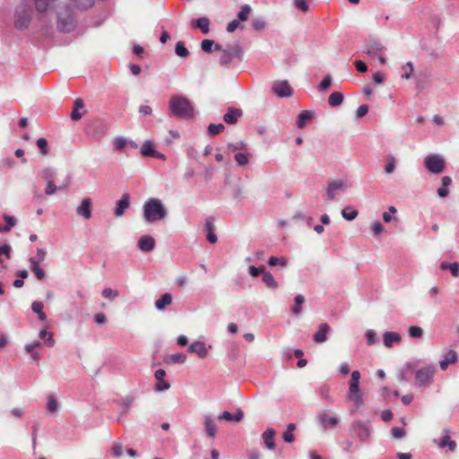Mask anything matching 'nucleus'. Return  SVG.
Listing matches in <instances>:
<instances>
[{"label":"nucleus","instance_id":"obj_15","mask_svg":"<svg viewBox=\"0 0 459 459\" xmlns=\"http://www.w3.org/2000/svg\"><path fill=\"white\" fill-rule=\"evenodd\" d=\"M435 442L439 448L447 447L451 452H454L457 446L456 442L450 438V430L448 429H444L441 438L438 441L435 440Z\"/></svg>","mask_w":459,"mask_h":459},{"label":"nucleus","instance_id":"obj_61","mask_svg":"<svg viewBox=\"0 0 459 459\" xmlns=\"http://www.w3.org/2000/svg\"><path fill=\"white\" fill-rule=\"evenodd\" d=\"M37 146L42 152V154H47L48 152V141L45 138H39L37 140Z\"/></svg>","mask_w":459,"mask_h":459},{"label":"nucleus","instance_id":"obj_44","mask_svg":"<svg viewBox=\"0 0 459 459\" xmlns=\"http://www.w3.org/2000/svg\"><path fill=\"white\" fill-rule=\"evenodd\" d=\"M155 151L152 142L145 141L142 146L141 154L145 157H152Z\"/></svg>","mask_w":459,"mask_h":459},{"label":"nucleus","instance_id":"obj_21","mask_svg":"<svg viewBox=\"0 0 459 459\" xmlns=\"http://www.w3.org/2000/svg\"><path fill=\"white\" fill-rule=\"evenodd\" d=\"M154 376L158 382L155 386L156 391L163 392L169 389L170 385L168 382L164 381V377L166 376V371L164 369L160 368L156 370Z\"/></svg>","mask_w":459,"mask_h":459},{"label":"nucleus","instance_id":"obj_42","mask_svg":"<svg viewBox=\"0 0 459 459\" xmlns=\"http://www.w3.org/2000/svg\"><path fill=\"white\" fill-rule=\"evenodd\" d=\"M3 218L5 221L6 225H4L3 227L0 226V231L1 232H9L12 230V228L15 226L16 219L14 217L7 215V214H4Z\"/></svg>","mask_w":459,"mask_h":459},{"label":"nucleus","instance_id":"obj_51","mask_svg":"<svg viewBox=\"0 0 459 459\" xmlns=\"http://www.w3.org/2000/svg\"><path fill=\"white\" fill-rule=\"evenodd\" d=\"M408 333L409 335L413 338H421L423 336V329L416 325L410 326Z\"/></svg>","mask_w":459,"mask_h":459},{"label":"nucleus","instance_id":"obj_64","mask_svg":"<svg viewBox=\"0 0 459 459\" xmlns=\"http://www.w3.org/2000/svg\"><path fill=\"white\" fill-rule=\"evenodd\" d=\"M391 433L394 438H403L405 436V430L400 427H394L391 429Z\"/></svg>","mask_w":459,"mask_h":459},{"label":"nucleus","instance_id":"obj_35","mask_svg":"<svg viewBox=\"0 0 459 459\" xmlns=\"http://www.w3.org/2000/svg\"><path fill=\"white\" fill-rule=\"evenodd\" d=\"M262 281L270 289H276L278 287L277 281L270 272H263Z\"/></svg>","mask_w":459,"mask_h":459},{"label":"nucleus","instance_id":"obj_31","mask_svg":"<svg viewBox=\"0 0 459 459\" xmlns=\"http://www.w3.org/2000/svg\"><path fill=\"white\" fill-rule=\"evenodd\" d=\"M84 108V103L82 99H76L74 103V109L70 115V117L74 121H77L82 118V114L79 111V109Z\"/></svg>","mask_w":459,"mask_h":459},{"label":"nucleus","instance_id":"obj_12","mask_svg":"<svg viewBox=\"0 0 459 459\" xmlns=\"http://www.w3.org/2000/svg\"><path fill=\"white\" fill-rule=\"evenodd\" d=\"M272 91L280 98L290 97L293 94V91L286 80L274 82L272 86Z\"/></svg>","mask_w":459,"mask_h":459},{"label":"nucleus","instance_id":"obj_50","mask_svg":"<svg viewBox=\"0 0 459 459\" xmlns=\"http://www.w3.org/2000/svg\"><path fill=\"white\" fill-rule=\"evenodd\" d=\"M250 13L251 7L248 4L243 5L238 13V20L242 22L247 21Z\"/></svg>","mask_w":459,"mask_h":459},{"label":"nucleus","instance_id":"obj_52","mask_svg":"<svg viewBox=\"0 0 459 459\" xmlns=\"http://www.w3.org/2000/svg\"><path fill=\"white\" fill-rule=\"evenodd\" d=\"M67 186H56L55 184H54V181L53 182H47V187H46V195H53L57 189H60V190H63V189H65Z\"/></svg>","mask_w":459,"mask_h":459},{"label":"nucleus","instance_id":"obj_2","mask_svg":"<svg viewBox=\"0 0 459 459\" xmlns=\"http://www.w3.org/2000/svg\"><path fill=\"white\" fill-rule=\"evenodd\" d=\"M168 216V209L159 198H149L143 205V217L147 223H155Z\"/></svg>","mask_w":459,"mask_h":459},{"label":"nucleus","instance_id":"obj_20","mask_svg":"<svg viewBox=\"0 0 459 459\" xmlns=\"http://www.w3.org/2000/svg\"><path fill=\"white\" fill-rule=\"evenodd\" d=\"M243 418L244 413L240 409H238L235 413L225 411L217 417L219 420H226L236 423L241 421Z\"/></svg>","mask_w":459,"mask_h":459},{"label":"nucleus","instance_id":"obj_60","mask_svg":"<svg viewBox=\"0 0 459 459\" xmlns=\"http://www.w3.org/2000/svg\"><path fill=\"white\" fill-rule=\"evenodd\" d=\"M295 7L303 13H307L309 9L307 0H293Z\"/></svg>","mask_w":459,"mask_h":459},{"label":"nucleus","instance_id":"obj_33","mask_svg":"<svg viewBox=\"0 0 459 459\" xmlns=\"http://www.w3.org/2000/svg\"><path fill=\"white\" fill-rule=\"evenodd\" d=\"M172 303V296L169 293H164L155 301V307L158 310H163L166 306Z\"/></svg>","mask_w":459,"mask_h":459},{"label":"nucleus","instance_id":"obj_58","mask_svg":"<svg viewBox=\"0 0 459 459\" xmlns=\"http://www.w3.org/2000/svg\"><path fill=\"white\" fill-rule=\"evenodd\" d=\"M30 270L39 280H43L46 277V273L39 265H30Z\"/></svg>","mask_w":459,"mask_h":459},{"label":"nucleus","instance_id":"obj_24","mask_svg":"<svg viewBox=\"0 0 459 459\" xmlns=\"http://www.w3.org/2000/svg\"><path fill=\"white\" fill-rule=\"evenodd\" d=\"M242 116V110L236 108H230L223 116V120L229 125H234Z\"/></svg>","mask_w":459,"mask_h":459},{"label":"nucleus","instance_id":"obj_59","mask_svg":"<svg viewBox=\"0 0 459 459\" xmlns=\"http://www.w3.org/2000/svg\"><path fill=\"white\" fill-rule=\"evenodd\" d=\"M227 148L230 152L241 151L246 148V143L242 141H239L237 143H231L228 144Z\"/></svg>","mask_w":459,"mask_h":459},{"label":"nucleus","instance_id":"obj_54","mask_svg":"<svg viewBox=\"0 0 459 459\" xmlns=\"http://www.w3.org/2000/svg\"><path fill=\"white\" fill-rule=\"evenodd\" d=\"M102 296L106 299L113 300L119 296V292L116 290H112L111 288H105L102 290Z\"/></svg>","mask_w":459,"mask_h":459},{"label":"nucleus","instance_id":"obj_14","mask_svg":"<svg viewBox=\"0 0 459 459\" xmlns=\"http://www.w3.org/2000/svg\"><path fill=\"white\" fill-rule=\"evenodd\" d=\"M91 208V199L85 197L82 200L80 205L76 208V214L85 220H89L92 216Z\"/></svg>","mask_w":459,"mask_h":459},{"label":"nucleus","instance_id":"obj_49","mask_svg":"<svg viewBox=\"0 0 459 459\" xmlns=\"http://www.w3.org/2000/svg\"><path fill=\"white\" fill-rule=\"evenodd\" d=\"M268 264L270 266H275V265L285 266V265H287V258L284 256H281V257L271 256L268 260Z\"/></svg>","mask_w":459,"mask_h":459},{"label":"nucleus","instance_id":"obj_43","mask_svg":"<svg viewBox=\"0 0 459 459\" xmlns=\"http://www.w3.org/2000/svg\"><path fill=\"white\" fill-rule=\"evenodd\" d=\"M39 337L44 340V343L48 347H53L55 345V340L51 333H48L46 329L40 330L39 333Z\"/></svg>","mask_w":459,"mask_h":459},{"label":"nucleus","instance_id":"obj_11","mask_svg":"<svg viewBox=\"0 0 459 459\" xmlns=\"http://www.w3.org/2000/svg\"><path fill=\"white\" fill-rule=\"evenodd\" d=\"M367 54L373 57L377 58L381 65L385 64V57L384 56V47L378 41H369L366 46Z\"/></svg>","mask_w":459,"mask_h":459},{"label":"nucleus","instance_id":"obj_47","mask_svg":"<svg viewBox=\"0 0 459 459\" xmlns=\"http://www.w3.org/2000/svg\"><path fill=\"white\" fill-rule=\"evenodd\" d=\"M402 69L403 70V74H402V78L406 79V80H409L410 78H411V75H412L413 71H414V66H413V64L411 62H407L402 67Z\"/></svg>","mask_w":459,"mask_h":459},{"label":"nucleus","instance_id":"obj_4","mask_svg":"<svg viewBox=\"0 0 459 459\" xmlns=\"http://www.w3.org/2000/svg\"><path fill=\"white\" fill-rule=\"evenodd\" d=\"M194 107L191 101L186 97L175 95L169 100V116L181 119H191L194 117Z\"/></svg>","mask_w":459,"mask_h":459},{"label":"nucleus","instance_id":"obj_16","mask_svg":"<svg viewBox=\"0 0 459 459\" xmlns=\"http://www.w3.org/2000/svg\"><path fill=\"white\" fill-rule=\"evenodd\" d=\"M188 352L196 354L199 358H205L208 355V349L205 343L201 341L192 342L187 349Z\"/></svg>","mask_w":459,"mask_h":459},{"label":"nucleus","instance_id":"obj_6","mask_svg":"<svg viewBox=\"0 0 459 459\" xmlns=\"http://www.w3.org/2000/svg\"><path fill=\"white\" fill-rule=\"evenodd\" d=\"M360 373L358 370L351 372L349 381L347 398L353 403L356 409L363 404L362 394L359 388Z\"/></svg>","mask_w":459,"mask_h":459},{"label":"nucleus","instance_id":"obj_53","mask_svg":"<svg viewBox=\"0 0 459 459\" xmlns=\"http://www.w3.org/2000/svg\"><path fill=\"white\" fill-rule=\"evenodd\" d=\"M332 84V77L331 75L327 74L324 77V79L321 81V82L318 85V90L320 91H325L330 88Z\"/></svg>","mask_w":459,"mask_h":459},{"label":"nucleus","instance_id":"obj_8","mask_svg":"<svg viewBox=\"0 0 459 459\" xmlns=\"http://www.w3.org/2000/svg\"><path fill=\"white\" fill-rule=\"evenodd\" d=\"M351 429L360 442L368 441L372 432L369 421L355 420L351 424Z\"/></svg>","mask_w":459,"mask_h":459},{"label":"nucleus","instance_id":"obj_23","mask_svg":"<svg viewBox=\"0 0 459 459\" xmlns=\"http://www.w3.org/2000/svg\"><path fill=\"white\" fill-rule=\"evenodd\" d=\"M317 419L319 423L324 428V429H326L328 428L333 429L337 426L339 422L338 418L334 416H329L326 413L319 414Z\"/></svg>","mask_w":459,"mask_h":459},{"label":"nucleus","instance_id":"obj_40","mask_svg":"<svg viewBox=\"0 0 459 459\" xmlns=\"http://www.w3.org/2000/svg\"><path fill=\"white\" fill-rule=\"evenodd\" d=\"M312 118L311 113L308 110H303L297 119V126L299 128H303L307 122Z\"/></svg>","mask_w":459,"mask_h":459},{"label":"nucleus","instance_id":"obj_18","mask_svg":"<svg viewBox=\"0 0 459 459\" xmlns=\"http://www.w3.org/2000/svg\"><path fill=\"white\" fill-rule=\"evenodd\" d=\"M138 247L143 252H151L155 247V239L150 235H143L138 240Z\"/></svg>","mask_w":459,"mask_h":459},{"label":"nucleus","instance_id":"obj_5","mask_svg":"<svg viewBox=\"0 0 459 459\" xmlns=\"http://www.w3.org/2000/svg\"><path fill=\"white\" fill-rule=\"evenodd\" d=\"M33 15V10L27 0H22L15 7L13 13L14 27L18 30H25L29 27Z\"/></svg>","mask_w":459,"mask_h":459},{"label":"nucleus","instance_id":"obj_26","mask_svg":"<svg viewBox=\"0 0 459 459\" xmlns=\"http://www.w3.org/2000/svg\"><path fill=\"white\" fill-rule=\"evenodd\" d=\"M402 341L401 335L395 332H385L383 334L384 345L387 348L392 347L394 343Z\"/></svg>","mask_w":459,"mask_h":459},{"label":"nucleus","instance_id":"obj_1","mask_svg":"<svg viewBox=\"0 0 459 459\" xmlns=\"http://www.w3.org/2000/svg\"><path fill=\"white\" fill-rule=\"evenodd\" d=\"M35 8L40 15L39 21L42 27L48 33L47 20L48 13L55 10L57 18V29L61 32H70L75 27L71 0H33Z\"/></svg>","mask_w":459,"mask_h":459},{"label":"nucleus","instance_id":"obj_32","mask_svg":"<svg viewBox=\"0 0 459 459\" xmlns=\"http://www.w3.org/2000/svg\"><path fill=\"white\" fill-rule=\"evenodd\" d=\"M201 48L205 53H211L214 50H222V47L220 44H216L212 39H204L201 43Z\"/></svg>","mask_w":459,"mask_h":459},{"label":"nucleus","instance_id":"obj_48","mask_svg":"<svg viewBox=\"0 0 459 459\" xmlns=\"http://www.w3.org/2000/svg\"><path fill=\"white\" fill-rule=\"evenodd\" d=\"M225 129V126L223 124H210L208 126V133L214 136L221 133Z\"/></svg>","mask_w":459,"mask_h":459},{"label":"nucleus","instance_id":"obj_27","mask_svg":"<svg viewBox=\"0 0 459 459\" xmlns=\"http://www.w3.org/2000/svg\"><path fill=\"white\" fill-rule=\"evenodd\" d=\"M191 25L195 29H200L204 34H207L210 31V20L207 17L193 20Z\"/></svg>","mask_w":459,"mask_h":459},{"label":"nucleus","instance_id":"obj_57","mask_svg":"<svg viewBox=\"0 0 459 459\" xmlns=\"http://www.w3.org/2000/svg\"><path fill=\"white\" fill-rule=\"evenodd\" d=\"M170 361L175 364H182L186 361V356L184 353H175L170 356Z\"/></svg>","mask_w":459,"mask_h":459},{"label":"nucleus","instance_id":"obj_55","mask_svg":"<svg viewBox=\"0 0 459 459\" xmlns=\"http://www.w3.org/2000/svg\"><path fill=\"white\" fill-rule=\"evenodd\" d=\"M42 176L46 182H53L56 176V171L51 168H46L42 171Z\"/></svg>","mask_w":459,"mask_h":459},{"label":"nucleus","instance_id":"obj_56","mask_svg":"<svg viewBox=\"0 0 459 459\" xmlns=\"http://www.w3.org/2000/svg\"><path fill=\"white\" fill-rule=\"evenodd\" d=\"M47 409L50 412H55L58 409V403H57L56 400L54 398V396H52V395L48 396V398Z\"/></svg>","mask_w":459,"mask_h":459},{"label":"nucleus","instance_id":"obj_36","mask_svg":"<svg viewBox=\"0 0 459 459\" xmlns=\"http://www.w3.org/2000/svg\"><path fill=\"white\" fill-rule=\"evenodd\" d=\"M343 101V95L339 91L333 92L328 98V104L331 107H338Z\"/></svg>","mask_w":459,"mask_h":459},{"label":"nucleus","instance_id":"obj_9","mask_svg":"<svg viewBox=\"0 0 459 459\" xmlns=\"http://www.w3.org/2000/svg\"><path fill=\"white\" fill-rule=\"evenodd\" d=\"M425 168L433 174H439L445 169L444 159L437 154H429L424 159Z\"/></svg>","mask_w":459,"mask_h":459},{"label":"nucleus","instance_id":"obj_7","mask_svg":"<svg viewBox=\"0 0 459 459\" xmlns=\"http://www.w3.org/2000/svg\"><path fill=\"white\" fill-rule=\"evenodd\" d=\"M108 124L103 119H96L86 127V134L91 139L100 141L108 131Z\"/></svg>","mask_w":459,"mask_h":459},{"label":"nucleus","instance_id":"obj_19","mask_svg":"<svg viewBox=\"0 0 459 459\" xmlns=\"http://www.w3.org/2000/svg\"><path fill=\"white\" fill-rule=\"evenodd\" d=\"M130 196L127 193H125L122 197L117 202L115 208V215L117 217H121L124 215L126 210L130 205Z\"/></svg>","mask_w":459,"mask_h":459},{"label":"nucleus","instance_id":"obj_30","mask_svg":"<svg viewBox=\"0 0 459 459\" xmlns=\"http://www.w3.org/2000/svg\"><path fill=\"white\" fill-rule=\"evenodd\" d=\"M274 435L275 431L273 429H267L263 433V439L265 444V446L270 450H273L275 447V443L273 440Z\"/></svg>","mask_w":459,"mask_h":459},{"label":"nucleus","instance_id":"obj_25","mask_svg":"<svg viewBox=\"0 0 459 459\" xmlns=\"http://www.w3.org/2000/svg\"><path fill=\"white\" fill-rule=\"evenodd\" d=\"M458 355L455 350H449L442 360L439 362L440 368L446 370L450 364H454L457 361Z\"/></svg>","mask_w":459,"mask_h":459},{"label":"nucleus","instance_id":"obj_45","mask_svg":"<svg viewBox=\"0 0 459 459\" xmlns=\"http://www.w3.org/2000/svg\"><path fill=\"white\" fill-rule=\"evenodd\" d=\"M317 394L322 399L326 400L328 402H333V398L330 395V387L328 385H322L321 386H319V388L317 389Z\"/></svg>","mask_w":459,"mask_h":459},{"label":"nucleus","instance_id":"obj_46","mask_svg":"<svg viewBox=\"0 0 459 459\" xmlns=\"http://www.w3.org/2000/svg\"><path fill=\"white\" fill-rule=\"evenodd\" d=\"M249 153L238 152L234 158L238 166H245L249 162Z\"/></svg>","mask_w":459,"mask_h":459},{"label":"nucleus","instance_id":"obj_29","mask_svg":"<svg viewBox=\"0 0 459 459\" xmlns=\"http://www.w3.org/2000/svg\"><path fill=\"white\" fill-rule=\"evenodd\" d=\"M42 345V343L39 341H35L31 343H28L25 345L24 350L27 353H29L31 358L35 361H39L40 359V354L37 351H35L36 348H39Z\"/></svg>","mask_w":459,"mask_h":459},{"label":"nucleus","instance_id":"obj_28","mask_svg":"<svg viewBox=\"0 0 459 459\" xmlns=\"http://www.w3.org/2000/svg\"><path fill=\"white\" fill-rule=\"evenodd\" d=\"M430 74L427 70L419 71L415 76L416 88L421 90L429 82Z\"/></svg>","mask_w":459,"mask_h":459},{"label":"nucleus","instance_id":"obj_13","mask_svg":"<svg viewBox=\"0 0 459 459\" xmlns=\"http://www.w3.org/2000/svg\"><path fill=\"white\" fill-rule=\"evenodd\" d=\"M347 187V184L344 180H333L328 183V186L326 189V196L328 200H333L336 196L337 191L345 190Z\"/></svg>","mask_w":459,"mask_h":459},{"label":"nucleus","instance_id":"obj_10","mask_svg":"<svg viewBox=\"0 0 459 459\" xmlns=\"http://www.w3.org/2000/svg\"><path fill=\"white\" fill-rule=\"evenodd\" d=\"M219 51L221 52L219 63L222 66H228L229 65H230L234 56L241 59L243 55L242 48L238 44H235L230 49L222 48V50Z\"/></svg>","mask_w":459,"mask_h":459},{"label":"nucleus","instance_id":"obj_37","mask_svg":"<svg viewBox=\"0 0 459 459\" xmlns=\"http://www.w3.org/2000/svg\"><path fill=\"white\" fill-rule=\"evenodd\" d=\"M397 160L394 155H388L385 159V172L392 174L395 170Z\"/></svg>","mask_w":459,"mask_h":459},{"label":"nucleus","instance_id":"obj_38","mask_svg":"<svg viewBox=\"0 0 459 459\" xmlns=\"http://www.w3.org/2000/svg\"><path fill=\"white\" fill-rule=\"evenodd\" d=\"M294 301L295 303L291 311L295 316H299L302 311V305L305 302V298L301 294H299L295 297Z\"/></svg>","mask_w":459,"mask_h":459},{"label":"nucleus","instance_id":"obj_62","mask_svg":"<svg viewBox=\"0 0 459 459\" xmlns=\"http://www.w3.org/2000/svg\"><path fill=\"white\" fill-rule=\"evenodd\" d=\"M78 8L88 9L91 7L95 0H74Z\"/></svg>","mask_w":459,"mask_h":459},{"label":"nucleus","instance_id":"obj_3","mask_svg":"<svg viewBox=\"0 0 459 459\" xmlns=\"http://www.w3.org/2000/svg\"><path fill=\"white\" fill-rule=\"evenodd\" d=\"M405 368L414 373V385L420 388L430 386L434 381V376L437 372V367L433 363L416 368L415 362H407Z\"/></svg>","mask_w":459,"mask_h":459},{"label":"nucleus","instance_id":"obj_41","mask_svg":"<svg viewBox=\"0 0 459 459\" xmlns=\"http://www.w3.org/2000/svg\"><path fill=\"white\" fill-rule=\"evenodd\" d=\"M175 53L178 56L182 58H186L189 56V51L186 48L185 43L183 41H178L175 46Z\"/></svg>","mask_w":459,"mask_h":459},{"label":"nucleus","instance_id":"obj_63","mask_svg":"<svg viewBox=\"0 0 459 459\" xmlns=\"http://www.w3.org/2000/svg\"><path fill=\"white\" fill-rule=\"evenodd\" d=\"M365 336L368 345H373L377 342V333L374 330H368Z\"/></svg>","mask_w":459,"mask_h":459},{"label":"nucleus","instance_id":"obj_34","mask_svg":"<svg viewBox=\"0 0 459 459\" xmlns=\"http://www.w3.org/2000/svg\"><path fill=\"white\" fill-rule=\"evenodd\" d=\"M47 255V252L43 248H37L36 255L29 258L30 265H39L44 262Z\"/></svg>","mask_w":459,"mask_h":459},{"label":"nucleus","instance_id":"obj_22","mask_svg":"<svg viewBox=\"0 0 459 459\" xmlns=\"http://www.w3.org/2000/svg\"><path fill=\"white\" fill-rule=\"evenodd\" d=\"M331 328L328 324H321L318 326L317 332L313 335V341L316 343H323L327 340V333Z\"/></svg>","mask_w":459,"mask_h":459},{"label":"nucleus","instance_id":"obj_39","mask_svg":"<svg viewBox=\"0 0 459 459\" xmlns=\"http://www.w3.org/2000/svg\"><path fill=\"white\" fill-rule=\"evenodd\" d=\"M342 216L346 220V221H353L357 218L358 216V211L355 210L354 208H352L351 206H346L344 207L342 210Z\"/></svg>","mask_w":459,"mask_h":459},{"label":"nucleus","instance_id":"obj_17","mask_svg":"<svg viewBox=\"0 0 459 459\" xmlns=\"http://www.w3.org/2000/svg\"><path fill=\"white\" fill-rule=\"evenodd\" d=\"M204 430L208 437L214 438L217 434V429L214 420L212 419L211 414H204Z\"/></svg>","mask_w":459,"mask_h":459}]
</instances>
